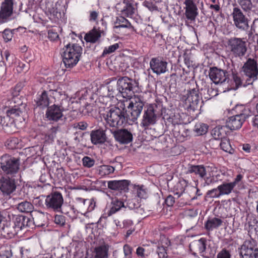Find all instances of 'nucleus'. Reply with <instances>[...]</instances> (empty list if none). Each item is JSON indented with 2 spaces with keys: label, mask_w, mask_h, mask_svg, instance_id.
<instances>
[{
  "label": "nucleus",
  "mask_w": 258,
  "mask_h": 258,
  "mask_svg": "<svg viewBox=\"0 0 258 258\" xmlns=\"http://www.w3.org/2000/svg\"><path fill=\"white\" fill-rule=\"evenodd\" d=\"M145 105L143 97L134 95L127 106V110L124 111V106L113 107L107 112L105 120L106 125L118 127L128 120L133 122L137 120L140 116Z\"/></svg>",
  "instance_id": "1"
},
{
  "label": "nucleus",
  "mask_w": 258,
  "mask_h": 258,
  "mask_svg": "<svg viewBox=\"0 0 258 258\" xmlns=\"http://www.w3.org/2000/svg\"><path fill=\"white\" fill-rule=\"evenodd\" d=\"M82 53V47L78 44H67L62 50L63 62L66 68H73L78 62Z\"/></svg>",
  "instance_id": "2"
},
{
  "label": "nucleus",
  "mask_w": 258,
  "mask_h": 258,
  "mask_svg": "<svg viewBox=\"0 0 258 258\" xmlns=\"http://www.w3.org/2000/svg\"><path fill=\"white\" fill-rule=\"evenodd\" d=\"M20 162L18 159L8 155H4L0 158V171L4 175H13L19 169Z\"/></svg>",
  "instance_id": "3"
},
{
  "label": "nucleus",
  "mask_w": 258,
  "mask_h": 258,
  "mask_svg": "<svg viewBox=\"0 0 258 258\" xmlns=\"http://www.w3.org/2000/svg\"><path fill=\"white\" fill-rule=\"evenodd\" d=\"M231 53L235 57H242L247 51L246 43L244 39L232 37L227 41Z\"/></svg>",
  "instance_id": "4"
},
{
  "label": "nucleus",
  "mask_w": 258,
  "mask_h": 258,
  "mask_svg": "<svg viewBox=\"0 0 258 258\" xmlns=\"http://www.w3.org/2000/svg\"><path fill=\"white\" fill-rule=\"evenodd\" d=\"M240 258H258V247L253 239L246 240L241 246Z\"/></svg>",
  "instance_id": "5"
},
{
  "label": "nucleus",
  "mask_w": 258,
  "mask_h": 258,
  "mask_svg": "<svg viewBox=\"0 0 258 258\" xmlns=\"http://www.w3.org/2000/svg\"><path fill=\"white\" fill-rule=\"evenodd\" d=\"M242 69L244 74L248 78L247 84H252L253 81L256 80L258 76L257 63L256 60L248 58L244 64Z\"/></svg>",
  "instance_id": "6"
},
{
  "label": "nucleus",
  "mask_w": 258,
  "mask_h": 258,
  "mask_svg": "<svg viewBox=\"0 0 258 258\" xmlns=\"http://www.w3.org/2000/svg\"><path fill=\"white\" fill-rule=\"evenodd\" d=\"M136 82L127 77H123L118 80L117 85L119 92L124 98L131 97L133 88Z\"/></svg>",
  "instance_id": "7"
},
{
  "label": "nucleus",
  "mask_w": 258,
  "mask_h": 258,
  "mask_svg": "<svg viewBox=\"0 0 258 258\" xmlns=\"http://www.w3.org/2000/svg\"><path fill=\"white\" fill-rule=\"evenodd\" d=\"M16 180L13 176L0 177V190L4 196H10L16 189Z\"/></svg>",
  "instance_id": "8"
},
{
  "label": "nucleus",
  "mask_w": 258,
  "mask_h": 258,
  "mask_svg": "<svg viewBox=\"0 0 258 258\" xmlns=\"http://www.w3.org/2000/svg\"><path fill=\"white\" fill-rule=\"evenodd\" d=\"M63 203L62 195L57 191L47 196L45 200V204L47 208L57 212L60 211Z\"/></svg>",
  "instance_id": "9"
},
{
  "label": "nucleus",
  "mask_w": 258,
  "mask_h": 258,
  "mask_svg": "<svg viewBox=\"0 0 258 258\" xmlns=\"http://www.w3.org/2000/svg\"><path fill=\"white\" fill-rule=\"evenodd\" d=\"M248 111H249L248 110H245L244 112L229 117L226 120L225 127L230 130H236L240 128L245 119L250 116L246 113Z\"/></svg>",
  "instance_id": "10"
},
{
  "label": "nucleus",
  "mask_w": 258,
  "mask_h": 258,
  "mask_svg": "<svg viewBox=\"0 0 258 258\" xmlns=\"http://www.w3.org/2000/svg\"><path fill=\"white\" fill-rule=\"evenodd\" d=\"M157 108L156 104H149L147 106L144 110L141 125L148 127L150 125L155 123L157 118Z\"/></svg>",
  "instance_id": "11"
},
{
  "label": "nucleus",
  "mask_w": 258,
  "mask_h": 258,
  "mask_svg": "<svg viewBox=\"0 0 258 258\" xmlns=\"http://www.w3.org/2000/svg\"><path fill=\"white\" fill-rule=\"evenodd\" d=\"M209 76L210 79L215 84H223L229 80L228 72L224 70L219 69L217 67L210 68Z\"/></svg>",
  "instance_id": "12"
},
{
  "label": "nucleus",
  "mask_w": 258,
  "mask_h": 258,
  "mask_svg": "<svg viewBox=\"0 0 258 258\" xmlns=\"http://www.w3.org/2000/svg\"><path fill=\"white\" fill-rule=\"evenodd\" d=\"M13 0H4L0 7V24L8 22L13 13Z\"/></svg>",
  "instance_id": "13"
},
{
  "label": "nucleus",
  "mask_w": 258,
  "mask_h": 258,
  "mask_svg": "<svg viewBox=\"0 0 258 258\" xmlns=\"http://www.w3.org/2000/svg\"><path fill=\"white\" fill-rule=\"evenodd\" d=\"M200 100L198 90L193 89L188 92L186 103H187V109L190 113L199 109L201 107L199 104Z\"/></svg>",
  "instance_id": "14"
},
{
  "label": "nucleus",
  "mask_w": 258,
  "mask_h": 258,
  "mask_svg": "<svg viewBox=\"0 0 258 258\" xmlns=\"http://www.w3.org/2000/svg\"><path fill=\"white\" fill-rule=\"evenodd\" d=\"M189 248L192 251L194 255H196L199 253L201 256L206 258L212 257L215 253V252H212L210 255L207 254L206 252V240L204 238H201L199 240L192 241L189 244Z\"/></svg>",
  "instance_id": "15"
},
{
  "label": "nucleus",
  "mask_w": 258,
  "mask_h": 258,
  "mask_svg": "<svg viewBox=\"0 0 258 258\" xmlns=\"http://www.w3.org/2000/svg\"><path fill=\"white\" fill-rule=\"evenodd\" d=\"M232 16L234 24L237 28L242 30H246L249 28L248 19L239 8H234Z\"/></svg>",
  "instance_id": "16"
},
{
  "label": "nucleus",
  "mask_w": 258,
  "mask_h": 258,
  "mask_svg": "<svg viewBox=\"0 0 258 258\" xmlns=\"http://www.w3.org/2000/svg\"><path fill=\"white\" fill-rule=\"evenodd\" d=\"M150 67L153 73L157 75L165 73L167 71V62L158 58H152Z\"/></svg>",
  "instance_id": "17"
},
{
  "label": "nucleus",
  "mask_w": 258,
  "mask_h": 258,
  "mask_svg": "<svg viewBox=\"0 0 258 258\" xmlns=\"http://www.w3.org/2000/svg\"><path fill=\"white\" fill-rule=\"evenodd\" d=\"M17 231L13 223L10 221L4 220L0 223V233L1 235L7 238H12Z\"/></svg>",
  "instance_id": "18"
},
{
  "label": "nucleus",
  "mask_w": 258,
  "mask_h": 258,
  "mask_svg": "<svg viewBox=\"0 0 258 258\" xmlns=\"http://www.w3.org/2000/svg\"><path fill=\"white\" fill-rule=\"evenodd\" d=\"M116 141L120 144H127L133 140L132 134L126 129H120L113 132Z\"/></svg>",
  "instance_id": "19"
},
{
  "label": "nucleus",
  "mask_w": 258,
  "mask_h": 258,
  "mask_svg": "<svg viewBox=\"0 0 258 258\" xmlns=\"http://www.w3.org/2000/svg\"><path fill=\"white\" fill-rule=\"evenodd\" d=\"M183 4L185 6L184 14L186 18L191 21H195L198 12L197 7L193 0H184Z\"/></svg>",
  "instance_id": "20"
},
{
  "label": "nucleus",
  "mask_w": 258,
  "mask_h": 258,
  "mask_svg": "<svg viewBox=\"0 0 258 258\" xmlns=\"http://www.w3.org/2000/svg\"><path fill=\"white\" fill-rule=\"evenodd\" d=\"M63 110L61 106L53 105L48 107L46 112V117L49 120L57 121L62 117Z\"/></svg>",
  "instance_id": "21"
},
{
  "label": "nucleus",
  "mask_w": 258,
  "mask_h": 258,
  "mask_svg": "<svg viewBox=\"0 0 258 258\" xmlns=\"http://www.w3.org/2000/svg\"><path fill=\"white\" fill-rule=\"evenodd\" d=\"M193 174L198 177L202 179L205 178L207 175L206 167L203 165H190L186 172V175Z\"/></svg>",
  "instance_id": "22"
},
{
  "label": "nucleus",
  "mask_w": 258,
  "mask_h": 258,
  "mask_svg": "<svg viewBox=\"0 0 258 258\" xmlns=\"http://www.w3.org/2000/svg\"><path fill=\"white\" fill-rule=\"evenodd\" d=\"M56 92L55 89H50L48 92L43 91L41 94L39 95L36 100V103L38 106L42 108L47 107L50 103V99L48 97V94L51 95V93Z\"/></svg>",
  "instance_id": "23"
},
{
  "label": "nucleus",
  "mask_w": 258,
  "mask_h": 258,
  "mask_svg": "<svg viewBox=\"0 0 258 258\" xmlns=\"http://www.w3.org/2000/svg\"><path fill=\"white\" fill-rule=\"evenodd\" d=\"M108 188L113 190H124L128 189L129 182L126 180H110L108 181Z\"/></svg>",
  "instance_id": "24"
},
{
  "label": "nucleus",
  "mask_w": 258,
  "mask_h": 258,
  "mask_svg": "<svg viewBox=\"0 0 258 258\" xmlns=\"http://www.w3.org/2000/svg\"><path fill=\"white\" fill-rule=\"evenodd\" d=\"M90 137L91 142L94 145L103 144L106 140V134L102 130L92 131L90 134Z\"/></svg>",
  "instance_id": "25"
},
{
  "label": "nucleus",
  "mask_w": 258,
  "mask_h": 258,
  "mask_svg": "<svg viewBox=\"0 0 258 258\" xmlns=\"http://www.w3.org/2000/svg\"><path fill=\"white\" fill-rule=\"evenodd\" d=\"M32 215L33 223L36 226L42 227L45 225L47 220L45 213L40 211H34Z\"/></svg>",
  "instance_id": "26"
},
{
  "label": "nucleus",
  "mask_w": 258,
  "mask_h": 258,
  "mask_svg": "<svg viewBox=\"0 0 258 258\" xmlns=\"http://www.w3.org/2000/svg\"><path fill=\"white\" fill-rule=\"evenodd\" d=\"M7 117L6 119L9 117L11 118L13 120L12 121V122L14 121V120H18L19 118H20L23 115V111L20 109V108L16 106H15L14 107L9 108L6 110ZM4 119L5 120L6 118L4 117ZM19 120L21 121V118H19Z\"/></svg>",
  "instance_id": "27"
},
{
  "label": "nucleus",
  "mask_w": 258,
  "mask_h": 258,
  "mask_svg": "<svg viewBox=\"0 0 258 258\" xmlns=\"http://www.w3.org/2000/svg\"><path fill=\"white\" fill-rule=\"evenodd\" d=\"M97 174L101 177H105L114 172V168L108 165H102L99 166L96 168Z\"/></svg>",
  "instance_id": "28"
},
{
  "label": "nucleus",
  "mask_w": 258,
  "mask_h": 258,
  "mask_svg": "<svg viewBox=\"0 0 258 258\" xmlns=\"http://www.w3.org/2000/svg\"><path fill=\"white\" fill-rule=\"evenodd\" d=\"M100 37L101 34L99 31L93 29L85 35L84 39L87 42L95 43Z\"/></svg>",
  "instance_id": "29"
},
{
  "label": "nucleus",
  "mask_w": 258,
  "mask_h": 258,
  "mask_svg": "<svg viewBox=\"0 0 258 258\" xmlns=\"http://www.w3.org/2000/svg\"><path fill=\"white\" fill-rule=\"evenodd\" d=\"M108 248L106 245H101L95 247L94 258H108Z\"/></svg>",
  "instance_id": "30"
},
{
  "label": "nucleus",
  "mask_w": 258,
  "mask_h": 258,
  "mask_svg": "<svg viewBox=\"0 0 258 258\" xmlns=\"http://www.w3.org/2000/svg\"><path fill=\"white\" fill-rule=\"evenodd\" d=\"M223 221L221 219L217 218H213L209 219L206 223L205 226L208 230H212L213 229L217 228L221 226Z\"/></svg>",
  "instance_id": "31"
},
{
  "label": "nucleus",
  "mask_w": 258,
  "mask_h": 258,
  "mask_svg": "<svg viewBox=\"0 0 258 258\" xmlns=\"http://www.w3.org/2000/svg\"><path fill=\"white\" fill-rule=\"evenodd\" d=\"M111 208L108 212V215L111 216V215L119 211L121 208L125 207L123 203L117 199H113L111 202Z\"/></svg>",
  "instance_id": "32"
},
{
  "label": "nucleus",
  "mask_w": 258,
  "mask_h": 258,
  "mask_svg": "<svg viewBox=\"0 0 258 258\" xmlns=\"http://www.w3.org/2000/svg\"><path fill=\"white\" fill-rule=\"evenodd\" d=\"M33 208V205L29 202L24 201L19 203L17 206V209L22 213H29L32 211Z\"/></svg>",
  "instance_id": "33"
},
{
  "label": "nucleus",
  "mask_w": 258,
  "mask_h": 258,
  "mask_svg": "<svg viewBox=\"0 0 258 258\" xmlns=\"http://www.w3.org/2000/svg\"><path fill=\"white\" fill-rule=\"evenodd\" d=\"M233 188V183L230 182H225L218 186L221 196L230 194Z\"/></svg>",
  "instance_id": "34"
},
{
  "label": "nucleus",
  "mask_w": 258,
  "mask_h": 258,
  "mask_svg": "<svg viewBox=\"0 0 258 258\" xmlns=\"http://www.w3.org/2000/svg\"><path fill=\"white\" fill-rule=\"evenodd\" d=\"M224 126H216L212 130L211 135L215 140H221L224 138L225 135V131H224Z\"/></svg>",
  "instance_id": "35"
},
{
  "label": "nucleus",
  "mask_w": 258,
  "mask_h": 258,
  "mask_svg": "<svg viewBox=\"0 0 258 258\" xmlns=\"http://www.w3.org/2000/svg\"><path fill=\"white\" fill-rule=\"evenodd\" d=\"M115 24L114 28L116 29L119 28H130L131 26L128 20L122 17L117 18Z\"/></svg>",
  "instance_id": "36"
},
{
  "label": "nucleus",
  "mask_w": 258,
  "mask_h": 258,
  "mask_svg": "<svg viewBox=\"0 0 258 258\" xmlns=\"http://www.w3.org/2000/svg\"><path fill=\"white\" fill-rule=\"evenodd\" d=\"M123 4L124 5V6L123 9L121 10V12L127 17L132 16L134 13L135 10L132 4L124 1Z\"/></svg>",
  "instance_id": "37"
},
{
  "label": "nucleus",
  "mask_w": 258,
  "mask_h": 258,
  "mask_svg": "<svg viewBox=\"0 0 258 258\" xmlns=\"http://www.w3.org/2000/svg\"><path fill=\"white\" fill-rule=\"evenodd\" d=\"M220 145L221 149L223 151L229 153H232L233 150L231 148L229 141L226 138H224L221 140Z\"/></svg>",
  "instance_id": "38"
},
{
  "label": "nucleus",
  "mask_w": 258,
  "mask_h": 258,
  "mask_svg": "<svg viewBox=\"0 0 258 258\" xmlns=\"http://www.w3.org/2000/svg\"><path fill=\"white\" fill-rule=\"evenodd\" d=\"M208 130V126L202 123H197L194 127V131L198 135L205 134Z\"/></svg>",
  "instance_id": "39"
},
{
  "label": "nucleus",
  "mask_w": 258,
  "mask_h": 258,
  "mask_svg": "<svg viewBox=\"0 0 258 258\" xmlns=\"http://www.w3.org/2000/svg\"><path fill=\"white\" fill-rule=\"evenodd\" d=\"M23 218H24V216L23 215H18L15 218L14 223H13V224L17 232L20 230H22Z\"/></svg>",
  "instance_id": "40"
},
{
  "label": "nucleus",
  "mask_w": 258,
  "mask_h": 258,
  "mask_svg": "<svg viewBox=\"0 0 258 258\" xmlns=\"http://www.w3.org/2000/svg\"><path fill=\"white\" fill-rule=\"evenodd\" d=\"M82 163L84 167L91 168L94 165L95 160L88 156H85L82 159Z\"/></svg>",
  "instance_id": "41"
},
{
  "label": "nucleus",
  "mask_w": 258,
  "mask_h": 258,
  "mask_svg": "<svg viewBox=\"0 0 258 258\" xmlns=\"http://www.w3.org/2000/svg\"><path fill=\"white\" fill-rule=\"evenodd\" d=\"M207 195L211 198H218L221 196L218 186L217 188L208 190Z\"/></svg>",
  "instance_id": "42"
},
{
  "label": "nucleus",
  "mask_w": 258,
  "mask_h": 258,
  "mask_svg": "<svg viewBox=\"0 0 258 258\" xmlns=\"http://www.w3.org/2000/svg\"><path fill=\"white\" fill-rule=\"evenodd\" d=\"M239 4L244 11L249 10L252 7L250 0H239Z\"/></svg>",
  "instance_id": "43"
},
{
  "label": "nucleus",
  "mask_w": 258,
  "mask_h": 258,
  "mask_svg": "<svg viewBox=\"0 0 258 258\" xmlns=\"http://www.w3.org/2000/svg\"><path fill=\"white\" fill-rule=\"evenodd\" d=\"M119 47L118 43H115L113 45H110L108 47H105L103 50L102 55H105L107 54L111 53L114 52Z\"/></svg>",
  "instance_id": "44"
},
{
  "label": "nucleus",
  "mask_w": 258,
  "mask_h": 258,
  "mask_svg": "<svg viewBox=\"0 0 258 258\" xmlns=\"http://www.w3.org/2000/svg\"><path fill=\"white\" fill-rule=\"evenodd\" d=\"M138 196L140 198H146L147 197V190L143 185L137 186L136 187Z\"/></svg>",
  "instance_id": "45"
},
{
  "label": "nucleus",
  "mask_w": 258,
  "mask_h": 258,
  "mask_svg": "<svg viewBox=\"0 0 258 258\" xmlns=\"http://www.w3.org/2000/svg\"><path fill=\"white\" fill-rule=\"evenodd\" d=\"M136 253L139 256L145 257V256H148L150 252L146 248L140 246L137 248Z\"/></svg>",
  "instance_id": "46"
},
{
  "label": "nucleus",
  "mask_w": 258,
  "mask_h": 258,
  "mask_svg": "<svg viewBox=\"0 0 258 258\" xmlns=\"http://www.w3.org/2000/svg\"><path fill=\"white\" fill-rule=\"evenodd\" d=\"M123 252L125 258H132V248L129 245L123 246Z\"/></svg>",
  "instance_id": "47"
},
{
  "label": "nucleus",
  "mask_w": 258,
  "mask_h": 258,
  "mask_svg": "<svg viewBox=\"0 0 258 258\" xmlns=\"http://www.w3.org/2000/svg\"><path fill=\"white\" fill-rule=\"evenodd\" d=\"M217 258H231V254L229 250L224 248L218 253Z\"/></svg>",
  "instance_id": "48"
},
{
  "label": "nucleus",
  "mask_w": 258,
  "mask_h": 258,
  "mask_svg": "<svg viewBox=\"0 0 258 258\" xmlns=\"http://www.w3.org/2000/svg\"><path fill=\"white\" fill-rule=\"evenodd\" d=\"M233 80L235 84L236 89L238 88L239 86L242 85V80L240 77L237 74H233L232 75Z\"/></svg>",
  "instance_id": "49"
},
{
  "label": "nucleus",
  "mask_w": 258,
  "mask_h": 258,
  "mask_svg": "<svg viewBox=\"0 0 258 258\" xmlns=\"http://www.w3.org/2000/svg\"><path fill=\"white\" fill-rule=\"evenodd\" d=\"M157 253H158V255L160 258L167 257V253L166 252V250L165 248L163 246L158 247Z\"/></svg>",
  "instance_id": "50"
},
{
  "label": "nucleus",
  "mask_w": 258,
  "mask_h": 258,
  "mask_svg": "<svg viewBox=\"0 0 258 258\" xmlns=\"http://www.w3.org/2000/svg\"><path fill=\"white\" fill-rule=\"evenodd\" d=\"M54 221L55 224L62 226L65 223V218L62 215H56L54 217Z\"/></svg>",
  "instance_id": "51"
},
{
  "label": "nucleus",
  "mask_w": 258,
  "mask_h": 258,
  "mask_svg": "<svg viewBox=\"0 0 258 258\" xmlns=\"http://www.w3.org/2000/svg\"><path fill=\"white\" fill-rule=\"evenodd\" d=\"M108 96L109 97H114V95L119 93L118 88L117 89L113 88V86L109 85L108 86Z\"/></svg>",
  "instance_id": "52"
},
{
  "label": "nucleus",
  "mask_w": 258,
  "mask_h": 258,
  "mask_svg": "<svg viewBox=\"0 0 258 258\" xmlns=\"http://www.w3.org/2000/svg\"><path fill=\"white\" fill-rule=\"evenodd\" d=\"M58 130V127H51L48 132V138L51 140H53V139L55 137L56 134L57 133V131Z\"/></svg>",
  "instance_id": "53"
},
{
  "label": "nucleus",
  "mask_w": 258,
  "mask_h": 258,
  "mask_svg": "<svg viewBox=\"0 0 258 258\" xmlns=\"http://www.w3.org/2000/svg\"><path fill=\"white\" fill-rule=\"evenodd\" d=\"M207 93L209 96L206 97V98L208 99H211L218 95L217 90L212 88H209L207 90Z\"/></svg>",
  "instance_id": "54"
},
{
  "label": "nucleus",
  "mask_w": 258,
  "mask_h": 258,
  "mask_svg": "<svg viewBox=\"0 0 258 258\" xmlns=\"http://www.w3.org/2000/svg\"><path fill=\"white\" fill-rule=\"evenodd\" d=\"M31 223L32 221L28 217L24 216V218L23 219L22 230L23 228L29 227L31 226Z\"/></svg>",
  "instance_id": "55"
},
{
  "label": "nucleus",
  "mask_w": 258,
  "mask_h": 258,
  "mask_svg": "<svg viewBox=\"0 0 258 258\" xmlns=\"http://www.w3.org/2000/svg\"><path fill=\"white\" fill-rule=\"evenodd\" d=\"M138 203H136L135 199L128 200L127 202L126 206L130 209H134L137 208Z\"/></svg>",
  "instance_id": "56"
},
{
  "label": "nucleus",
  "mask_w": 258,
  "mask_h": 258,
  "mask_svg": "<svg viewBox=\"0 0 258 258\" xmlns=\"http://www.w3.org/2000/svg\"><path fill=\"white\" fill-rule=\"evenodd\" d=\"M12 33L10 31L5 30L4 31L3 38L6 42L10 41L12 39Z\"/></svg>",
  "instance_id": "57"
},
{
  "label": "nucleus",
  "mask_w": 258,
  "mask_h": 258,
  "mask_svg": "<svg viewBox=\"0 0 258 258\" xmlns=\"http://www.w3.org/2000/svg\"><path fill=\"white\" fill-rule=\"evenodd\" d=\"M48 37L52 41H55L58 38V35L56 32L52 30H49L48 32Z\"/></svg>",
  "instance_id": "58"
},
{
  "label": "nucleus",
  "mask_w": 258,
  "mask_h": 258,
  "mask_svg": "<svg viewBox=\"0 0 258 258\" xmlns=\"http://www.w3.org/2000/svg\"><path fill=\"white\" fill-rule=\"evenodd\" d=\"M88 126V123L85 121H80L77 123V127L81 130H85Z\"/></svg>",
  "instance_id": "59"
},
{
  "label": "nucleus",
  "mask_w": 258,
  "mask_h": 258,
  "mask_svg": "<svg viewBox=\"0 0 258 258\" xmlns=\"http://www.w3.org/2000/svg\"><path fill=\"white\" fill-rule=\"evenodd\" d=\"M165 203L168 206H171L174 203V198L172 196H169L165 200Z\"/></svg>",
  "instance_id": "60"
},
{
  "label": "nucleus",
  "mask_w": 258,
  "mask_h": 258,
  "mask_svg": "<svg viewBox=\"0 0 258 258\" xmlns=\"http://www.w3.org/2000/svg\"><path fill=\"white\" fill-rule=\"evenodd\" d=\"M0 254L3 258H10L12 256L11 252L9 250L1 251Z\"/></svg>",
  "instance_id": "61"
},
{
  "label": "nucleus",
  "mask_w": 258,
  "mask_h": 258,
  "mask_svg": "<svg viewBox=\"0 0 258 258\" xmlns=\"http://www.w3.org/2000/svg\"><path fill=\"white\" fill-rule=\"evenodd\" d=\"M202 179H204L205 180V182L204 183V186L208 185L212 183H214V178L207 177V176L205 177V178H203Z\"/></svg>",
  "instance_id": "62"
},
{
  "label": "nucleus",
  "mask_w": 258,
  "mask_h": 258,
  "mask_svg": "<svg viewBox=\"0 0 258 258\" xmlns=\"http://www.w3.org/2000/svg\"><path fill=\"white\" fill-rule=\"evenodd\" d=\"M242 178V175L241 174H238L236 176V177L235 178L233 182H230L231 183H233L234 187L236 185L239 184V182L241 181Z\"/></svg>",
  "instance_id": "63"
},
{
  "label": "nucleus",
  "mask_w": 258,
  "mask_h": 258,
  "mask_svg": "<svg viewBox=\"0 0 258 258\" xmlns=\"http://www.w3.org/2000/svg\"><path fill=\"white\" fill-rule=\"evenodd\" d=\"M252 123L253 126L258 128V114L252 118Z\"/></svg>",
  "instance_id": "64"
}]
</instances>
